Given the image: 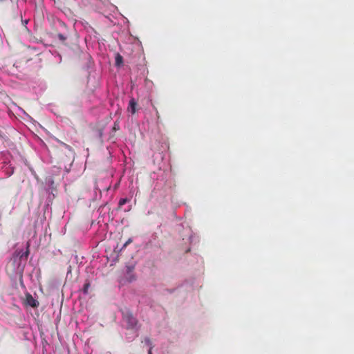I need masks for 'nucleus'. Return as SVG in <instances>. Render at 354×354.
<instances>
[{"label": "nucleus", "instance_id": "nucleus-8", "mask_svg": "<svg viewBox=\"0 0 354 354\" xmlns=\"http://www.w3.org/2000/svg\"><path fill=\"white\" fill-rule=\"evenodd\" d=\"M57 38L62 41H65L66 39V37H65L63 34L61 33H59L57 35Z\"/></svg>", "mask_w": 354, "mask_h": 354}, {"label": "nucleus", "instance_id": "nucleus-7", "mask_svg": "<svg viewBox=\"0 0 354 354\" xmlns=\"http://www.w3.org/2000/svg\"><path fill=\"white\" fill-rule=\"evenodd\" d=\"M144 342H145V344H146L149 347L152 346L151 341V339L149 337L145 338Z\"/></svg>", "mask_w": 354, "mask_h": 354}, {"label": "nucleus", "instance_id": "nucleus-12", "mask_svg": "<svg viewBox=\"0 0 354 354\" xmlns=\"http://www.w3.org/2000/svg\"><path fill=\"white\" fill-rule=\"evenodd\" d=\"M131 241V239H129L126 243L124 245V247H126L130 242Z\"/></svg>", "mask_w": 354, "mask_h": 354}, {"label": "nucleus", "instance_id": "nucleus-9", "mask_svg": "<svg viewBox=\"0 0 354 354\" xmlns=\"http://www.w3.org/2000/svg\"><path fill=\"white\" fill-rule=\"evenodd\" d=\"M89 286H90L89 283H86L84 284V288H83V290H84V293H87L88 292V290Z\"/></svg>", "mask_w": 354, "mask_h": 354}, {"label": "nucleus", "instance_id": "nucleus-6", "mask_svg": "<svg viewBox=\"0 0 354 354\" xmlns=\"http://www.w3.org/2000/svg\"><path fill=\"white\" fill-rule=\"evenodd\" d=\"M129 201L128 198H121L119 201V203H118V207L119 208H121V207L122 205H124V204H126L127 202Z\"/></svg>", "mask_w": 354, "mask_h": 354}, {"label": "nucleus", "instance_id": "nucleus-11", "mask_svg": "<svg viewBox=\"0 0 354 354\" xmlns=\"http://www.w3.org/2000/svg\"><path fill=\"white\" fill-rule=\"evenodd\" d=\"M58 143H59L61 145H62L64 147V144H65L64 142L60 141L59 140H58L57 138H55V139Z\"/></svg>", "mask_w": 354, "mask_h": 354}, {"label": "nucleus", "instance_id": "nucleus-10", "mask_svg": "<svg viewBox=\"0 0 354 354\" xmlns=\"http://www.w3.org/2000/svg\"><path fill=\"white\" fill-rule=\"evenodd\" d=\"M64 147L66 149H68V150H69V151H71V150H72V147H71L70 145H67V144H64Z\"/></svg>", "mask_w": 354, "mask_h": 354}, {"label": "nucleus", "instance_id": "nucleus-1", "mask_svg": "<svg viewBox=\"0 0 354 354\" xmlns=\"http://www.w3.org/2000/svg\"><path fill=\"white\" fill-rule=\"evenodd\" d=\"M122 319L127 324V328H134L138 324V319L129 310L122 311Z\"/></svg>", "mask_w": 354, "mask_h": 354}, {"label": "nucleus", "instance_id": "nucleus-5", "mask_svg": "<svg viewBox=\"0 0 354 354\" xmlns=\"http://www.w3.org/2000/svg\"><path fill=\"white\" fill-rule=\"evenodd\" d=\"M123 62V57L118 53L115 56V65L120 66Z\"/></svg>", "mask_w": 354, "mask_h": 354}, {"label": "nucleus", "instance_id": "nucleus-3", "mask_svg": "<svg viewBox=\"0 0 354 354\" xmlns=\"http://www.w3.org/2000/svg\"><path fill=\"white\" fill-rule=\"evenodd\" d=\"M137 106L138 104L135 99L131 98L129 102L128 111H130L131 114H135L137 111Z\"/></svg>", "mask_w": 354, "mask_h": 354}, {"label": "nucleus", "instance_id": "nucleus-2", "mask_svg": "<svg viewBox=\"0 0 354 354\" xmlns=\"http://www.w3.org/2000/svg\"><path fill=\"white\" fill-rule=\"evenodd\" d=\"M26 304L32 308H37L39 306V301L35 299L30 293H27L26 295Z\"/></svg>", "mask_w": 354, "mask_h": 354}, {"label": "nucleus", "instance_id": "nucleus-4", "mask_svg": "<svg viewBox=\"0 0 354 354\" xmlns=\"http://www.w3.org/2000/svg\"><path fill=\"white\" fill-rule=\"evenodd\" d=\"M29 246H30L29 243H27V247H26V251L24 252L22 250H17V251L15 252V254H19L21 258H22L24 257L27 258L28 257V255H29V253H30Z\"/></svg>", "mask_w": 354, "mask_h": 354}, {"label": "nucleus", "instance_id": "nucleus-13", "mask_svg": "<svg viewBox=\"0 0 354 354\" xmlns=\"http://www.w3.org/2000/svg\"><path fill=\"white\" fill-rule=\"evenodd\" d=\"M151 349H152V346L149 347L148 354H152Z\"/></svg>", "mask_w": 354, "mask_h": 354}]
</instances>
